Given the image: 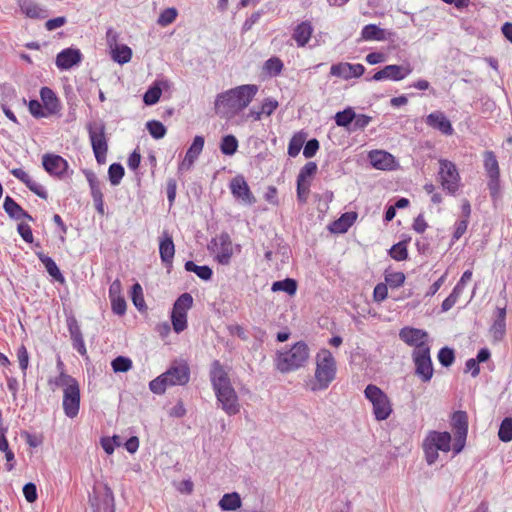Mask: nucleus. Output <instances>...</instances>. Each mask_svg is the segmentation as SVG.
I'll return each mask as SVG.
<instances>
[{
	"mask_svg": "<svg viewBox=\"0 0 512 512\" xmlns=\"http://www.w3.org/2000/svg\"><path fill=\"white\" fill-rule=\"evenodd\" d=\"M209 377L218 406L229 416L238 414L241 408L238 395L220 361L212 362Z\"/></svg>",
	"mask_w": 512,
	"mask_h": 512,
	"instance_id": "f257e3e1",
	"label": "nucleus"
},
{
	"mask_svg": "<svg viewBox=\"0 0 512 512\" xmlns=\"http://www.w3.org/2000/svg\"><path fill=\"white\" fill-rule=\"evenodd\" d=\"M258 92L254 84L240 85L216 96L214 108L217 115L230 119L244 110Z\"/></svg>",
	"mask_w": 512,
	"mask_h": 512,
	"instance_id": "f03ea898",
	"label": "nucleus"
},
{
	"mask_svg": "<svg viewBox=\"0 0 512 512\" xmlns=\"http://www.w3.org/2000/svg\"><path fill=\"white\" fill-rule=\"evenodd\" d=\"M315 365L314 378L307 386L312 392L326 390L336 378V360L328 349L323 348L315 356Z\"/></svg>",
	"mask_w": 512,
	"mask_h": 512,
	"instance_id": "7ed1b4c3",
	"label": "nucleus"
},
{
	"mask_svg": "<svg viewBox=\"0 0 512 512\" xmlns=\"http://www.w3.org/2000/svg\"><path fill=\"white\" fill-rule=\"evenodd\" d=\"M309 358V348L306 343H295L289 350L278 353L276 367L282 373L297 370Z\"/></svg>",
	"mask_w": 512,
	"mask_h": 512,
	"instance_id": "20e7f679",
	"label": "nucleus"
},
{
	"mask_svg": "<svg viewBox=\"0 0 512 512\" xmlns=\"http://www.w3.org/2000/svg\"><path fill=\"white\" fill-rule=\"evenodd\" d=\"M422 448L427 464L432 465L438 460V451H450L451 435L448 432L430 431L423 440Z\"/></svg>",
	"mask_w": 512,
	"mask_h": 512,
	"instance_id": "39448f33",
	"label": "nucleus"
},
{
	"mask_svg": "<svg viewBox=\"0 0 512 512\" xmlns=\"http://www.w3.org/2000/svg\"><path fill=\"white\" fill-rule=\"evenodd\" d=\"M365 398L371 403L377 421L388 419L393 411L388 395L377 385L369 384L364 390Z\"/></svg>",
	"mask_w": 512,
	"mask_h": 512,
	"instance_id": "423d86ee",
	"label": "nucleus"
},
{
	"mask_svg": "<svg viewBox=\"0 0 512 512\" xmlns=\"http://www.w3.org/2000/svg\"><path fill=\"white\" fill-rule=\"evenodd\" d=\"M86 129L96 161L99 164H104L108 152L105 124L102 121H91L87 123Z\"/></svg>",
	"mask_w": 512,
	"mask_h": 512,
	"instance_id": "0eeeda50",
	"label": "nucleus"
},
{
	"mask_svg": "<svg viewBox=\"0 0 512 512\" xmlns=\"http://www.w3.org/2000/svg\"><path fill=\"white\" fill-rule=\"evenodd\" d=\"M412 359L415 366V375L424 383L433 377L434 369L430 356V346H422L413 350Z\"/></svg>",
	"mask_w": 512,
	"mask_h": 512,
	"instance_id": "6e6552de",
	"label": "nucleus"
},
{
	"mask_svg": "<svg viewBox=\"0 0 512 512\" xmlns=\"http://www.w3.org/2000/svg\"><path fill=\"white\" fill-rule=\"evenodd\" d=\"M439 179L442 188L451 195H455L460 186V175L456 165L446 159L439 160Z\"/></svg>",
	"mask_w": 512,
	"mask_h": 512,
	"instance_id": "1a4fd4ad",
	"label": "nucleus"
},
{
	"mask_svg": "<svg viewBox=\"0 0 512 512\" xmlns=\"http://www.w3.org/2000/svg\"><path fill=\"white\" fill-rule=\"evenodd\" d=\"M208 248L215 254L217 261L222 265H228L233 255V245L228 233L222 232L213 238Z\"/></svg>",
	"mask_w": 512,
	"mask_h": 512,
	"instance_id": "9d476101",
	"label": "nucleus"
},
{
	"mask_svg": "<svg viewBox=\"0 0 512 512\" xmlns=\"http://www.w3.org/2000/svg\"><path fill=\"white\" fill-rule=\"evenodd\" d=\"M483 165L488 176V188L492 196L499 192L500 188V169L496 155L493 151H485L483 154Z\"/></svg>",
	"mask_w": 512,
	"mask_h": 512,
	"instance_id": "9b49d317",
	"label": "nucleus"
},
{
	"mask_svg": "<svg viewBox=\"0 0 512 512\" xmlns=\"http://www.w3.org/2000/svg\"><path fill=\"white\" fill-rule=\"evenodd\" d=\"M229 187L234 198L242 204L251 206L256 203V198L252 194L249 185L243 176H235L230 181Z\"/></svg>",
	"mask_w": 512,
	"mask_h": 512,
	"instance_id": "f8f14e48",
	"label": "nucleus"
},
{
	"mask_svg": "<svg viewBox=\"0 0 512 512\" xmlns=\"http://www.w3.org/2000/svg\"><path fill=\"white\" fill-rule=\"evenodd\" d=\"M412 67L410 64L406 66L403 65H386L383 69L377 71L371 78L374 81L381 80H392V81H400L406 78L408 75L412 73Z\"/></svg>",
	"mask_w": 512,
	"mask_h": 512,
	"instance_id": "ddd939ff",
	"label": "nucleus"
},
{
	"mask_svg": "<svg viewBox=\"0 0 512 512\" xmlns=\"http://www.w3.org/2000/svg\"><path fill=\"white\" fill-rule=\"evenodd\" d=\"M93 512H114V495L108 486H104L102 490L95 491L90 498Z\"/></svg>",
	"mask_w": 512,
	"mask_h": 512,
	"instance_id": "4468645a",
	"label": "nucleus"
},
{
	"mask_svg": "<svg viewBox=\"0 0 512 512\" xmlns=\"http://www.w3.org/2000/svg\"><path fill=\"white\" fill-rule=\"evenodd\" d=\"M399 338L407 345L413 346L414 350L422 346H429L428 333L422 329L404 327L399 332Z\"/></svg>",
	"mask_w": 512,
	"mask_h": 512,
	"instance_id": "2eb2a0df",
	"label": "nucleus"
},
{
	"mask_svg": "<svg viewBox=\"0 0 512 512\" xmlns=\"http://www.w3.org/2000/svg\"><path fill=\"white\" fill-rule=\"evenodd\" d=\"M365 72V67L360 64H352L348 62H340L338 64H333L330 68V74L335 77L342 78L344 80H349L352 78H359Z\"/></svg>",
	"mask_w": 512,
	"mask_h": 512,
	"instance_id": "dca6fc26",
	"label": "nucleus"
},
{
	"mask_svg": "<svg viewBox=\"0 0 512 512\" xmlns=\"http://www.w3.org/2000/svg\"><path fill=\"white\" fill-rule=\"evenodd\" d=\"M62 406L67 417L75 418L78 415L80 409L79 384L63 392Z\"/></svg>",
	"mask_w": 512,
	"mask_h": 512,
	"instance_id": "f3484780",
	"label": "nucleus"
},
{
	"mask_svg": "<svg viewBox=\"0 0 512 512\" xmlns=\"http://www.w3.org/2000/svg\"><path fill=\"white\" fill-rule=\"evenodd\" d=\"M170 386H183L189 382L190 368L186 362L172 365L165 372Z\"/></svg>",
	"mask_w": 512,
	"mask_h": 512,
	"instance_id": "a211bd4d",
	"label": "nucleus"
},
{
	"mask_svg": "<svg viewBox=\"0 0 512 512\" xmlns=\"http://www.w3.org/2000/svg\"><path fill=\"white\" fill-rule=\"evenodd\" d=\"M67 328L72 340L73 348L82 356L87 354L83 334L80 329V325L74 316L67 317Z\"/></svg>",
	"mask_w": 512,
	"mask_h": 512,
	"instance_id": "6ab92c4d",
	"label": "nucleus"
},
{
	"mask_svg": "<svg viewBox=\"0 0 512 512\" xmlns=\"http://www.w3.org/2000/svg\"><path fill=\"white\" fill-rule=\"evenodd\" d=\"M44 169L54 176L61 177L68 168L67 161L59 155L45 154L42 159Z\"/></svg>",
	"mask_w": 512,
	"mask_h": 512,
	"instance_id": "aec40b11",
	"label": "nucleus"
},
{
	"mask_svg": "<svg viewBox=\"0 0 512 512\" xmlns=\"http://www.w3.org/2000/svg\"><path fill=\"white\" fill-rule=\"evenodd\" d=\"M82 60V54L79 49L66 48L58 53L56 65L61 70H68L77 65Z\"/></svg>",
	"mask_w": 512,
	"mask_h": 512,
	"instance_id": "412c9836",
	"label": "nucleus"
},
{
	"mask_svg": "<svg viewBox=\"0 0 512 512\" xmlns=\"http://www.w3.org/2000/svg\"><path fill=\"white\" fill-rule=\"evenodd\" d=\"M426 124L433 129L439 130L444 135H452L454 132L451 122L441 111L430 113L426 117Z\"/></svg>",
	"mask_w": 512,
	"mask_h": 512,
	"instance_id": "4be33fe9",
	"label": "nucleus"
},
{
	"mask_svg": "<svg viewBox=\"0 0 512 512\" xmlns=\"http://www.w3.org/2000/svg\"><path fill=\"white\" fill-rule=\"evenodd\" d=\"M371 165L379 170H391L394 165V157L383 150H373L368 155Z\"/></svg>",
	"mask_w": 512,
	"mask_h": 512,
	"instance_id": "5701e85b",
	"label": "nucleus"
},
{
	"mask_svg": "<svg viewBox=\"0 0 512 512\" xmlns=\"http://www.w3.org/2000/svg\"><path fill=\"white\" fill-rule=\"evenodd\" d=\"M313 30L310 21H303L295 27L292 38L295 40L298 47H304L309 42Z\"/></svg>",
	"mask_w": 512,
	"mask_h": 512,
	"instance_id": "b1692460",
	"label": "nucleus"
},
{
	"mask_svg": "<svg viewBox=\"0 0 512 512\" xmlns=\"http://www.w3.org/2000/svg\"><path fill=\"white\" fill-rule=\"evenodd\" d=\"M159 253L161 261L165 265L171 266L175 255V246L172 237L167 233H164L163 238L160 241Z\"/></svg>",
	"mask_w": 512,
	"mask_h": 512,
	"instance_id": "393cba45",
	"label": "nucleus"
},
{
	"mask_svg": "<svg viewBox=\"0 0 512 512\" xmlns=\"http://www.w3.org/2000/svg\"><path fill=\"white\" fill-rule=\"evenodd\" d=\"M3 208L5 212L15 220L28 219L33 220L32 216H30L13 198L10 196H6Z\"/></svg>",
	"mask_w": 512,
	"mask_h": 512,
	"instance_id": "a878e982",
	"label": "nucleus"
},
{
	"mask_svg": "<svg viewBox=\"0 0 512 512\" xmlns=\"http://www.w3.org/2000/svg\"><path fill=\"white\" fill-rule=\"evenodd\" d=\"M19 7L27 17L32 19H43L47 16V11L33 0H19Z\"/></svg>",
	"mask_w": 512,
	"mask_h": 512,
	"instance_id": "bb28decb",
	"label": "nucleus"
},
{
	"mask_svg": "<svg viewBox=\"0 0 512 512\" xmlns=\"http://www.w3.org/2000/svg\"><path fill=\"white\" fill-rule=\"evenodd\" d=\"M498 316L491 327L493 338L497 341L501 340L506 332V309L498 308Z\"/></svg>",
	"mask_w": 512,
	"mask_h": 512,
	"instance_id": "cd10ccee",
	"label": "nucleus"
},
{
	"mask_svg": "<svg viewBox=\"0 0 512 512\" xmlns=\"http://www.w3.org/2000/svg\"><path fill=\"white\" fill-rule=\"evenodd\" d=\"M241 505V497L237 492L224 494L218 503L222 511H235L240 508Z\"/></svg>",
	"mask_w": 512,
	"mask_h": 512,
	"instance_id": "c85d7f7f",
	"label": "nucleus"
},
{
	"mask_svg": "<svg viewBox=\"0 0 512 512\" xmlns=\"http://www.w3.org/2000/svg\"><path fill=\"white\" fill-rule=\"evenodd\" d=\"M37 256H38L39 260L41 261V263L45 266L48 274L51 277H53L56 281H58L60 283H64L65 278L62 275V273L60 272L55 261L51 257H49L43 253H37Z\"/></svg>",
	"mask_w": 512,
	"mask_h": 512,
	"instance_id": "c756f323",
	"label": "nucleus"
},
{
	"mask_svg": "<svg viewBox=\"0 0 512 512\" xmlns=\"http://www.w3.org/2000/svg\"><path fill=\"white\" fill-rule=\"evenodd\" d=\"M77 384V380L72 376L66 374L65 372H61L57 377L49 380V385L52 387L53 390L57 387H61L63 388V392L65 390L71 389Z\"/></svg>",
	"mask_w": 512,
	"mask_h": 512,
	"instance_id": "7c9ffc66",
	"label": "nucleus"
},
{
	"mask_svg": "<svg viewBox=\"0 0 512 512\" xmlns=\"http://www.w3.org/2000/svg\"><path fill=\"white\" fill-rule=\"evenodd\" d=\"M111 57L118 64L128 63L132 58V50L125 44H120L111 49Z\"/></svg>",
	"mask_w": 512,
	"mask_h": 512,
	"instance_id": "2f4dec72",
	"label": "nucleus"
},
{
	"mask_svg": "<svg viewBox=\"0 0 512 512\" xmlns=\"http://www.w3.org/2000/svg\"><path fill=\"white\" fill-rule=\"evenodd\" d=\"M185 270L188 272L195 273L200 279H202L204 281L210 280L213 275V271L209 266H207V265L199 266V265L195 264L193 261H187L185 263Z\"/></svg>",
	"mask_w": 512,
	"mask_h": 512,
	"instance_id": "473e14b6",
	"label": "nucleus"
},
{
	"mask_svg": "<svg viewBox=\"0 0 512 512\" xmlns=\"http://www.w3.org/2000/svg\"><path fill=\"white\" fill-rule=\"evenodd\" d=\"M41 99L45 107L50 113H54L58 109V99L55 93L48 87H43L40 91Z\"/></svg>",
	"mask_w": 512,
	"mask_h": 512,
	"instance_id": "72a5a7b5",
	"label": "nucleus"
},
{
	"mask_svg": "<svg viewBox=\"0 0 512 512\" xmlns=\"http://www.w3.org/2000/svg\"><path fill=\"white\" fill-rule=\"evenodd\" d=\"M271 290L273 292L283 291L288 295H294L297 290V283L294 279L286 278L284 280L275 281L272 284Z\"/></svg>",
	"mask_w": 512,
	"mask_h": 512,
	"instance_id": "f704fd0d",
	"label": "nucleus"
},
{
	"mask_svg": "<svg viewBox=\"0 0 512 512\" xmlns=\"http://www.w3.org/2000/svg\"><path fill=\"white\" fill-rule=\"evenodd\" d=\"M238 149V140L234 135H226L222 138L220 143V151L222 154L232 156Z\"/></svg>",
	"mask_w": 512,
	"mask_h": 512,
	"instance_id": "c9c22d12",
	"label": "nucleus"
},
{
	"mask_svg": "<svg viewBox=\"0 0 512 512\" xmlns=\"http://www.w3.org/2000/svg\"><path fill=\"white\" fill-rule=\"evenodd\" d=\"M452 426L455 434L458 432H468V419L467 414L464 411H457L452 416Z\"/></svg>",
	"mask_w": 512,
	"mask_h": 512,
	"instance_id": "e433bc0d",
	"label": "nucleus"
},
{
	"mask_svg": "<svg viewBox=\"0 0 512 512\" xmlns=\"http://www.w3.org/2000/svg\"><path fill=\"white\" fill-rule=\"evenodd\" d=\"M361 36L364 40H383L384 31L374 24H368L363 27Z\"/></svg>",
	"mask_w": 512,
	"mask_h": 512,
	"instance_id": "4c0bfd02",
	"label": "nucleus"
},
{
	"mask_svg": "<svg viewBox=\"0 0 512 512\" xmlns=\"http://www.w3.org/2000/svg\"><path fill=\"white\" fill-rule=\"evenodd\" d=\"M146 128L149 134L154 139H162L166 135L167 129L164 124L158 120H150L146 123Z\"/></svg>",
	"mask_w": 512,
	"mask_h": 512,
	"instance_id": "58836bf2",
	"label": "nucleus"
},
{
	"mask_svg": "<svg viewBox=\"0 0 512 512\" xmlns=\"http://www.w3.org/2000/svg\"><path fill=\"white\" fill-rule=\"evenodd\" d=\"M170 386L167 376L164 373L150 381L149 389L154 393L161 395L166 391V388Z\"/></svg>",
	"mask_w": 512,
	"mask_h": 512,
	"instance_id": "ea45409f",
	"label": "nucleus"
},
{
	"mask_svg": "<svg viewBox=\"0 0 512 512\" xmlns=\"http://www.w3.org/2000/svg\"><path fill=\"white\" fill-rule=\"evenodd\" d=\"M356 218V214H349L345 213L343 214L337 221L334 222L333 231L335 232H346L351 225L353 224L354 220Z\"/></svg>",
	"mask_w": 512,
	"mask_h": 512,
	"instance_id": "a19ab883",
	"label": "nucleus"
},
{
	"mask_svg": "<svg viewBox=\"0 0 512 512\" xmlns=\"http://www.w3.org/2000/svg\"><path fill=\"white\" fill-rule=\"evenodd\" d=\"M161 94V87L158 85V83H155L153 86L149 87L148 90L145 92L143 96V101L148 106L154 105L159 101Z\"/></svg>",
	"mask_w": 512,
	"mask_h": 512,
	"instance_id": "79ce46f5",
	"label": "nucleus"
},
{
	"mask_svg": "<svg viewBox=\"0 0 512 512\" xmlns=\"http://www.w3.org/2000/svg\"><path fill=\"white\" fill-rule=\"evenodd\" d=\"M193 298L189 293H183L175 301L173 311L186 313L192 307Z\"/></svg>",
	"mask_w": 512,
	"mask_h": 512,
	"instance_id": "37998d69",
	"label": "nucleus"
},
{
	"mask_svg": "<svg viewBox=\"0 0 512 512\" xmlns=\"http://www.w3.org/2000/svg\"><path fill=\"white\" fill-rule=\"evenodd\" d=\"M108 176L111 185L117 186L120 184L124 176V168L120 163H113L108 169Z\"/></svg>",
	"mask_w": 512,
	"mask_h": 512,
	"instance_id": "c03bdc74",
	"label": "nucleus"
},
{
	"mask_svg": "<svg viewBox=\"0 0 512 512\" xmlns=\"http://www.w3.org/2000/svg\"><path fill=\"white\" fill-rule=\"evenodd\" d=\"M498 437L502 442H510L512 440V418L506 417L500 424Z\"/></svg>",
	"mask_w": 512,
	"mask_h": 512,
	"instance_id": "a18cd8bd",
	"label": "nucleus"
},
{
	"mask_svg": "<svg viewBox=\"0 0 512 512\" xmlns=\"http://www.w3.org/2000/svg\"><path fill=\"white\" fill-rule=\"evenodd\" d=\"M177 15H178V11L176 8H174V7L166 8L160 13V15L157 19V24L162 27L168 26L176 20Z\"/></svg>",
	"mask_w": 512,
	"mask_h": 512,
	"instance_id": "49530a36",
	"label": "nucleus"
},
{
	"mask_svg": "<svg viewBox=\"0 0 512 512\" xmlns=\"http://www.w3.org/2000/svg\"><path fill=\"white\" fill-rule=\"evenodd\" d=\"M355 118V112L352 108H347L343 111L337 112L334 119L338 126L347 127L353 122Z\"/></svg>",
	"mask_w": 512,
	"mask_h": 512,
	"instance_id": "de8ad7c7",
	"label": "nucleus"
},
{
	"mask_svg": "<svg viewBox=\"0 0 512 512\" xmlns=\"http://www.w3.org/2000/svg\"><path fill=\"white\" fill-rule=\"evenodd\" d=\"M204 137L197 135L194 137L192 144L188 148L186 155L190 156L193 159H197L199 155L201 154L203 148H204Z\"/></svg>",
	"mask_w": 512,
	"mask_h": 512,
	"instance_id": "09e8293b",
	"label": "nucleus"
},
{
	"mask_svg": "<svg viewBox=\"0 0 512 512\" xmlns=\"http://www.w3.org/2000/svg\"><path fill=\"white\" fill-rule=\"evenodd\" d=\"M172 325L175 332L180 333L187 328V314L172 311L171 315Z\"/></svg>",
	"mask_w": 512,
	"mask_h": 512,
	"instance_id": "8fccbe9b",
	"label": "nucleus"
},
{
	"mask_svg": "<svg viewBox=\"0 0 512 512\" xmlns=\"http://www.w3.org/2000/svg\"><path fill=\"white\" fill-rule=\"evenodd\" d=\"M131 298H132L133 304L135 305V307L138 310L141 311L144 308H146L144 297H143V290L139 283H135L132 286Z\"/></svg>",
	"mask_w": 512,
	"mask_h": 512,
	"instance_id": "3c124183",
	"label": "nucleus"
},
{
	"mask_svg": "<svg viewBox=\"0 0 512 512\" xmlns=\"http://www.w3.org/2000/svg\"><path fill=\"white\" fill-rule=\"evenodd\" d=\"M386 285L391 288H398L405 282V274L403 272H387L385 274Z\"/></svg>",
	"mask_w": 512,
	"mask_h": 512,
	"instance_id": "603ef678",
	"label": "nucleus"
},
{
	"mask_svg": "<svg viewBox=\"0 0 512 512\" xmlns=\"http://www.w3.org/2000/svg\"><path fill=\"white\" fill-rule=\"evenodd\" d=\"M114 372H127L132 368V361L128 357L118 356L112 362Z\"/></svg>",
	"mask_w": 512,
	"mask_h": 512,
	"instance_id": "864d4df0",
	"label": "nucleus"
},
{
	"mask_svg": "<svg viewBox=\"0 0 512 512\" xmlns=\"http://www.w3.org/2000/svg\"><path fill=\"white\" fill-rule=\"evenodd\" d=\"M317 172V164L315 162H307L300 170L297 180L300 182H310L308 179Z\"/></svg>",
	"mask_w": 512,
	"mask_h": 512,
	"instance_id": "5fc2aeb1",
	"label": "nucleus"
},
{
	"mask_svg": "<svg viewBox=\"0 0 512 512\" xmlns=\"http://www.w3.org/2000/svg\"><path fill=\"white\" fill-rule=\"evenodd\" d=\"M438 360L444 367H450L455 360L454 351L449 347H443L438 352Z\"/></svg>",
	"mask_w": 512,
	"mask_h": 512,
	"instance_id": "6e6d98bb",
	"label": "nucleus"
},
{
	"mask_svg": "<svg viewBox=\"0 0 512 512\" xmlns=\"http://www.w3.org/2000/svg\"><path fill=\"white\" fill-rule=\"evenodd\" d=\"M389 253L390 256L397 261H403L408 257L407 246L404 242H399L393 245Z\"/></svg>",
	"mask_w": 512,
	"mask_h": 512,
	"instance_id": "4d7b16f0",
	"label": "nucleus"
},
{
	"mask_svg": "<svg viewBox=\"0 0 512 512\" xmlns=\"http://www.w3.org/2000/svg\"><path fill=\"white\" fill-rule=\"evenodd\" d=\"M264 69L270 75H278L283 69V63L279 58L271 57L265 62Z\"/></svg>",
	"mask_w": 512,
	"mask_h": 512,
	"instance_id": "13d9d810",
	"label": "nucleus"
},
{
	"mask_svg": "<svg viewBox=\"0 0 512 512\" xmlns=\"http://www.w3.org/2000/svg\"><path fill=\"white\" fill-rule=\"evenodd\" d=\"M304 144V138L301 135H294L288 145V155L296 157Z\"/></svg>",
	"mask_w": 512,
	"mask_h": 512,
	"instance_id": "bf43d9fd",
	"label": "nucleus"
},
{
	"mask_svg": "<svg viewBox=\"0 0 512 512\" xmlns=\"http://www.w3.org/2000/svg\"><path fill=\"white\" fill-rule=\"evenodd\" d=\"M113 313L122 316L126 312V301L123 296L109 298Z\"/></svg>",
	"mask_w": 512,
	"mask_h": 512,
	"instance_id": "052dcab7",
	"label": "nucleus"
},
{
	"mask_svg": "<svg viewBox=\"0 0 512 512\" xmlns=\"http://www.w3.org/2000/svg\"><path fill=\"white\" fill-rule=\"evenodd\" d=\"M263 15H264V10H262V9L252 13V15L244 21V23L242 25V33H246L249 30H251L252 27L260 20V18Z\"/></svg>",
	"mask_w": 512,
	"mask_h": 512,
	"instance_id": "680f3d73",
	"label": "nucleus"
},
{
	"mask_svg": "<svg viewBox=\"0 0 512 512\" xmlns=\"http://www.w3.org/2000/svg\"><path fill=\"white\" fill-rule=\"evenodd\" d=\"M17 358L19 362V366L23 371L24 375L26 374V370L29 364V354L24 345H21L17 350Z\"/></svg>",
	"mask_w": 512,
	"mask_h": 512,
	"instance_id": "e2e57ef3",
	"label": "nucleus"
},
{
	"mask_svg": "<svg viewBox=\"0 0 512 512\" xmlns=\"http://www.w3.org/2000/svg\"><path fill=\"white\" fill-rule=\"evenodd\" d=\"M319 149V141L315 138L310 139L306 142L303 150V155L305 158L309 159L315 156Z\"/></svg>",
	"mask_w": 512,
	"mask_h": 512,
	"instance_id": "0e129e2a",
	"label": "nucleus"
},
{
	"mask_svg": "<svg viewBox=\"0 0 512 512\" xmlns=\"http://www.w3.org/2000/svg\"><path fill=\"white\" fill-rule=\"evenodd\" d=\"M25 185L40 198L47 199L48 194L46 189L32 178H30Z\"/></svg>",
	"mask_w": 512,
	"mask_h": 512,
	"instance_id": "69168bd1",
	"label": "nucleus"
},
{
	"mask_svg": "<svg viewBox=\"0 0 512 512\" xmlns=\"http://www.w3.org/2000/svg\"><path fill=\"white\" fill-rule=\"evenodd\" d=\"M310 191V182H300L297 180V198L301 203H305Z\"/></svg>",
	"mask_w": 512,
	"mask_h": 512,
	"instance_id": "338daca9",
	"label": "nucleus"
},
{
	"mask_svg": "<svg viewBox=\"0 0 512 512\" xmlns=\"http://www.w3.org/2000/svg\"><path fill=\"white\" fill-rule=\"evenodd\" d=\"M467 227H468V220L467 219H461V220H458L455 223V231H454L453 236H452V242L453 243L458 241L463 236V234L467 230Z\"/></svg>",
	"mask_w": 512,
	"mask_h": 512,
	"instance_id": "774afa93",
	"label": "nucleus"
}]
</instances>
